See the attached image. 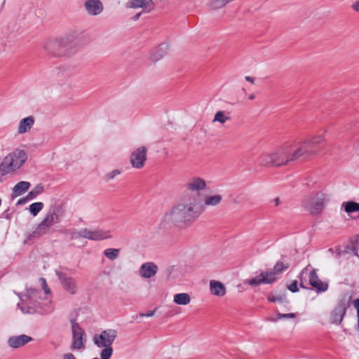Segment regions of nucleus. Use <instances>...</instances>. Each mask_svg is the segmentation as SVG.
<instances>
[{"label": "nucleus", "mask_w": 359, "mask_h": 359, "mask_svg": "<svg viewBox=\"0 0 359 359\" xmlns=\"http://www.w3.org/2000/svg\"><path fill=\"white\" fill-rule=\"evenodd\" d=\"M27 201H29V200L27 198V196H26L25 198L19 199L17 204H18V205L23 204V203H26Z\"/></svg>", "instance_id": "46"}, {"label": "nucleus", "mask_w": 359, "mask_h": 359, "mask_svg": "<svg viewBox=\"0 0 359 359\" xmlns=\"http://www.w3.org/2000/svg\"><path fill=\"white\" fill-rule=\"evenodd\" d=\"M72 349L83 350L85 348V332L81 326L74 320L72 321Z\"/></svg>", "instance_id": "11"}, {"label": "nucleus", "mask_w": 359, "mask_h": 359, "mask_svg": "<svg viewBox=\"0 0 359 359\" xmlns=\"http://www.w3.org/2000/svg\"><path fill=\"white\" fill-rule=\"evenodd\" d=\"M34 118L32 116L21 119L18 127V133L22 135L29 132L34 124Z\"/></svg>", "instance_id": "22"}, {"label": "nucleus", "mask_w": 359, "mask_h": 359, "mask_svg": "<svg viewBox=\"0 0 359 359\" xmlns=\"http://www.w3.org/2000/svg\"><path fill=\"white\" fill-rule=\"evenodd\" d=\"M43 191V187L41 184H37L32 191L28 193L27 195V198L28 200H33Z\"/></svg>", "instance_id": "34"}, {"label": "nucleus", "mask_w": 359, "mask_h": 359, "mask_svg": "<svg viewBox=\"0 0 359 359\" xmlns=\"http://www.w3.org/2000/svg\"><path fill=\"white\" fill-rule=\"evenodd\" d=\"M71 240H76L83 238V229L80 230L70 229L68 231Z\"/></svg>", "instance_id": "40"}, {"label": "nucleus", "mask_w": 359, "mask_h": 359, "mask_svg": "<svg viewBox=\"0 0 359 359\" xmlns=\"http://www.w3.org/2000/svg\"><path fill=\"white\" fill-rule=\"evenodd\" d=\"M86 13L91 16H96L102 13L103 4L100 0H86L83 4Z\"/></svg>", "instance_id": "18"}, {"label": "nucleus", "mask_w": 359, "mask_h": 359, "mask_svg": "<svg viewBox=\"0 0 359 359\" xmlns=\"http://www.w3.org/2000/svg\"><path fill=\"white\" fill-rule=\"evenodd\" d=\"M167 50L168 46L166 44L159 45L149 53L148 60L152 63L158 62L166 55Z\"/></svg>", "instance_id": "21"}, {"label": "nucleus", "mask_w": 359, "mask_h": 359, "mask_svg": "<svg viewBox=\"0 0 359 359\" xmlns=\"http://www.w3.org/2000/svg\"><path fill=\"white\" fill-rule=\"evenodd\" d=\"M154 313H155V310H153V311H147L146 313H140V316L141 317H151L154 315Z\"/></svg>", "instance_id": "44"}, {"label": "nucleus", "mask_w": 359, "mask_h": 359, "mask_svg": "<svg viewBox=\"0 0 359 359\" xmlns=\"http://www.w3.org/2000/svg\"><path fill=\"white\" fill-rule=\"evenodd\" d=\"M207 187L206 181L200 177H192L185 184V188L191 193H200Z\"/></svg>", "instance_id": "16"}, {"label": "nucleus", "mask_w": 359, "mask_h": 359, "mask_svg": "<svg viewBox=\"0 0 359 359\" xmlns=\"http://www.w3.org/2000/svg\"><path fill=\"white\" fill-rule=\"evenodd\" d=\"M222 201V196L219 194L206 196L204 198V206L215 207L219 205Z\"/></svg>", "instance_id": "26"}, {"label": "nucleus", "mask_w": 359, "mask_h": 359, "mask_svg": "<svg viewBox=\"0 0 359 359\" xmlns=\"http://www.w3.org/2000/svg\"><path fill=\"white\" fill-rule=\"evenodd\" d=\"M50 228V226L47 224L46 222L42 221L36 228V229L33 231L32 234H30L29 238H35L39 237L41 235L45 234L48 229Z\"/></svg>", "instance_id": "31"}, {"label": "nucleus", "mask_w": 359, "mask_h": 359, "mask_svg": "<svg viewBox=\"0 0 359 359\" xmlns=\"http://www.w3.org/2000/svg\"><path fill=\"white\" fill-rule=\"evenodd\" d=\"M27 158V155L24 150H14L6 156L0 164L1 174L5 175L18 169L25 163Z\"/></svg>", "instance_id": "4"}, {"label": "nucleus", "mask_w": 359, "mask_h": 359, "mask_svg": "<svg viewBox=\"0 0 359 359\" xmlns=\"http://www.w3.org/2000/svg\"><path fill=\"white\" fill-rule=\"evenodd\" d=\"M120 250L116 248H107L104 250V255L110 260H114L119 256Z\"/></svg>", "instance_id": "35"}, {"label": "nucleus", "mask_w": 359, "mask_h": 359, "mask_svg": "<svg viewBox=\"0 0 359 359\" xmlns=\"http://www.w3.org/2000/svg\"><path fill=\"white\" fill-rule=\"evenodd\" d=\"M342 207L344 208L345 212L348 213L359 212V203L348 201L344 203Z\"/></svg>", "instance_id": "33"}, {"label": "nucleus", "mask_w": 359, "mask_h": 359, "mask_svg": "<svg viewBox=\"0 0 359 359\" xmlns=\"http://www.w3.org/2000/svg\"><path fill=\"white\" fill-rule=\"evenodd\" d=\"M50 228V226L47 224L46 222L42 221L36 228V229L33 231L32 234H30L29 238H35L39 237L41 235L45 234L48 229Z\"/></svg>", "instance_id": "29"}, {"label": "nucleus", "mask_w": 359, "mask_h": 359, "mask_svg": "<svg viewBox=\"0 0 359 359\" xmlns=\"http://www.w3.org/2000/svg\"><path fill=\"white\" fill-rule=\"evenodd\" d=\"M348 306L345 300H341L330 313V322L336 325L340 324L346 314Z\"/></svg>", "instance_id": "14"}, {"label": "nucleus", "mask_w": 359, "mask_h": 359, "mask_svg": "<svg viewBox=\"0 0 359 359\" xmlns=\"http://www.w3.org/2000/svg\"><path fill=\"white\" fill-rule=\"evenodd\" d=\"M296 317V314L293 313H278L277 314V317H273L271 316L268 318V320L271 322H276L278 320L282 319V318H294Z\"/></svg>", "instance_id": "37"}, {"label": "nucleus", "mask_w": 359, "mask_h": 359, "mask_svg": "<svg viewBox=\"0 0 359 359\" xmlns=\"http://www.w3.org/2000/svg\"><path fill=\"white\" fill-rule=\"evenodd\" d=\"M290 147L291 144L285 142L270 153L263 154L259 158L262 165L281 166L292 162L290 159Z\"/></svg>", "instance_id": "2"}, {"label": "nucleus", "mask_w": 359, "mask_h": 359, "mask_svg": "<svg viewBox=\"0 0 359 359\" xmlns=\"http://www.w3.org/2000/svg\"><path fill=\"white\" fill-rule=\"evenodd\" d=\"M75 45L76 43L74 40L70 39V36H67L62 39H50L46 43L44 48L50 54L58 55L63 50L72 48Z\"/></svg>", "instance_id": "8"}, {"label": "nucleus", "mask_w": 359, "mask_h": 359, "mask_svg": "<svg viewBox=\"0 0 359 359\" xmlns=\"http://www.w3.org/2000/svg\"><path fill=\"white\" fill-rule=\"evenodd\" d=\"M245 79H246V81L251 82V83H254V80H255V79L251 76H246Z\"/></svg>", "instance_id": "48"}, {"label": "nucleus", "mask_w": 359, "mask_h": 359, "mask_svg": "<svg viewBox=\"0 0 359 359\" xmlns=\"http://www.w3.org/2000/svg\"><path fill=\"white\" fill-rule=\"evenodd\" d=\"M39 283L41 284V286L42 289L44 291V293L46 294H50V290L48 287V285L46 283V280L43 278H40L39 279Z\"/></svg>", "instance_id": "42"}, {"label": "nucleus", "mask_w": 359, "mask_h": 359, "mask_svg": "<svg viewBox=\"0 0 359 359\" xmlns=\"http://www.w3.org/2000/svg\"><path fill=\"white\" fill-rule=\"evenodd\" d=\"M40 292L33 289L28 288L24 294H18L20 302L18 304V306L23 313H34L37 312L41 307L42 304L46 305L50 302L48 298L45 299V302L41 303L40 300Z\"/></svg>", "instance_id": "3"}, {"label": "nucleus", "mask_w": 359, "mask_h": 359, "mask_svg": "<svg viewBox=\"0 0 359 359\" xmlns=\"http://www.w3.org/2000/svg\"><path fill=\"white\" fill-rule=\"evenodd\" d=\"M31 184L29 182L21 181L16 184L13 189L12 198H16L25 194L30 187Z\"/></svg>", "instance_id": "23"}, {"label": "nucleus", "mask_w": 359, "mask_h": 359, "mask_svg": "<svg viewBox=\"0 0 359 359\" xmlns=\"http://www.w3.org/2000/svg\"><path fill=\"white\" fill-rule=\"evenodd\" d=\"M103 348L100 352V359H110L113 354L112 346L102 347Z\"/></svg>", "instance_id": "38"}, {"label": "nucleus", "mask_w": 359, "mask_h": 359, "mask_svg": "<svg viewBox=\"0 0 359 359\" xmlns=\"http://www.w3.org/2000/svg\"><path fill=\"white\" fill-rule=\"evenodd\" d=\"M147 148L144 146H141L131 153L130 161L133 168L140 169L144 167L147 161Z\"/></svg>", "instance_id": "13"}, {"label": "nucleus", "mask_w": 359, "mask_h": 359, "mask_svg": "<svg viewBox=\"0 0 359 359\" xmlns=\"http://www.w3.org/2000/svg\"><path fill=\"white\" fill-rule=\"evenodd\" d=\"M230 119V112L224 111H218L215 113L212 122H217L221 124H224L226 121H229Z\"/></svg>", "instance_id": "28"}, {"label": "nucleus", "mask_w": 359, "mask_h": 359, "mask_svg": "<svg viewBox=\"0 0 359 359\" xmlns=\"http://www.w3.org/2000/svg\"><path fill=\"white\" fill-rule=\"evenodd\" d=\"M116 337L117 331L116 330H104L100 334H95L93 337V341L97 348L109 347L111 346Z\"/></svg>", "instance_id": "10"}, {"label": "nucleus", "mask_w": 359, "mask_h": 359, "mask_svg": "<svg viewBox=\"0 0 359 359\" xmlns=\"http://www.w3.org/2000/svg\"><path fill=\"white\" fill-rule=\"evenodd\" d=\"M141 15V13H139L137 14H136L134 17H133V20H137L139 19V18L140 17Z\"/></svg>", "instance_id": "50"}, {"label": "nucleus", "mask_w": 359, "mask_h": 359, "mask_svg": "<svg viewBox=\"0 0 359 359\" xmlns=\"http://www.w3.org/2000/svg\"><path fill=\"white\" fill-rule=\"evenodd\" d=\"M287 144H291L290 147V159L292 161H297L300 158H306L313 154V151L309 147V143L305 139L301 140H292L287 142Z\"/></svg>", "instance_id": "6"}, {"label": "nucleus", "mask_w": 359, "mask_h": 359, "mask_svg": "<svg viewBox=\"0 0 359 359\" xmlns=\"http://www.w3.org/2000/svg\"><path fill=\"white\" fill-rule=\"evenodd\" d=\"M42 221L46 222L50 226H52L53 224L60 222V215L56 212L55 208H51L47 212L45 218Z\"/></svg>", "instance_id": "25"}, {"label": "nucleus", "mask_w": 359, "mask_h": 359, "mask_svg": "<svg viewBox=\"0 0 359 359\" xmlns=\"http://www.w3.org/2000/svg\"><path fill=\"white\" fill-rule=\"evenodd\" d=\"M55 272L63 289L71 294H76L79 290L76 281L59 270H55Z\"/></svg>", "instance_id": "12"}, {"label": "nucleus", "mask_w": 359, "mask_h": 359, "mask_svg": "<svg viewBox=\"0 0 359 359\" xmlns=\"http://www.w3.org/2000/svg\"><path fill=\"white\" fill-rule=\"evenodd\" d=\"M191 302V297L188 293H177L173 296V302L177 305H188Z\"/></svg>", "instance_id": "27"}, {"label": "nucleus", "mask_w": 359, "mask_h": 359, "mask_svg": "<svg viewBox=\"0 0 359 359\" xmlns=\"http://www.w3.org/2000/svg\"><path fill=\"white\" fill-rule=\"evenodd\" d=\"M353 8L356 11L359 12V1H356L353 4Z\"/></svg>", "instance_id": "47"}, {"label": "nucleus", "mask_w": 359, "mask_h": 359, "mask_svg": "<svg viewBox=\"0 0 359 359\" xmlns=\"http://www.w3.org/2000/svg\"><path fill=\"white\" fill-rule=\"evenodd\" d=\"M50 228V226L47 224L46 222L42 221L36 228V229L33 231L32 234H30L29 238H35L39 237L41 235L45 234L48 229Z\"/></svg>", "instance_id": "30"}, {"label": "nucleus", "mask_w": 359, "mask_h": 359, "mask_svg": "<svg viewBox=\"0 0 359 359\" xmlns=\"http://www.w3.org/2000/svg\"><path fill=\"white\" fill-rule=\"evenodd\" d=\"M287 268V264H285L283 262H278L273 266V271H262L257 276L246 280L245 283L253 287L258 286L261 284H271L276 281V275L281 273Z\"/></svg>", "instance_id": "5"}, {"label": "nucleus", "mask_w": 359, "mask_h": 359, "mask_svg": "<svg viewBox=\"0 0 359 359\" xmlns=\"http://www.w3.org/2000/svg\"><path fill=\"white\" fill-rule=\"evenodd\" d=\"M195 202L181 199L170 209L167 210L159 222V228L168 229L172 225L191 223L195 219L194 216Z\"/></svg>", "instance_id": "1"}, {"label": "nucleus", "mask_w": 359, "mask_h": 359, "mask_svg": "<svg viewBox=\"0 0 359 359\" xmlns=\"http://www.w3.org/2000/svg\"><path fill=\"white\" fill-rule=\"evenodd\" d=\"M287 288L292 292H297L298 291L297 281V280L293 281L290 285H288Z\"/></svg>", "instance_id": "43"}, {"label": "nucleus", "mask_w": 359, "mask_h": 359, "mask_svg": "<svg viewBox=\"0 0 359 359\" xmlns=\"http://www.w3.org/2000/svg\"><path fill=\"white\" fill-rule=\"evenodd\" d=\"M126 6L130 8H142L144 12L149 13L154 7L152 0H130L126 4Z\"/></svg>", "instance_id": "20"}, {"label": "nucleus", "mask_w": 359, "mask_h": 359, "mask_svg": "<svg viewBox=\"0 0 359 359\" xmlns=\"http://www.w3.org/2000/svg\"><path fill=\"white\" fill-rule=\"evenodd\" d=\"M63 359H76L72 353H67L63 356Z\"/></svg>", "instance_id": "45"}, {"label": "nucleus", "mask_w": 359, "mask_h": 359, "mask_svg": "<svg viewBox=\"0 0 359 359\" xmlns=\"http://www.w3.org/2000/svg\"><path fill=\"white\" fill-rule=\"evenodd\" d=\"M273 202H274V204H275V205H276V206L279 205H280V199H279L278 198H276L274 199V201H273Z\"/></svg>", "instance_id": "49"}, {"label": "nucleus", "mask_w": 359, "mask_h": 359, "mask_svg": "<svg viewBox=\"0 0 359 359\" xmlns=\"http://www.w3.org/2000/svg\"><path fill=\"white\" fill-rule=\"evenodd\" d=\"M43 203L41 202H36L32 203L29 205V212L33 216L37 215V214L43 209Z\"/></svg>", "instance_id": "36"}, {"label": "nucleus", "mask_w": 359, "mask_h": 359, "mask_svg": "<svg viewBox=\"0 0 359 359\" xmlns=\"http://www.w3.org/2000/svg\"><path fill=\"white\" fill-rule=\"evenodd\" d=\"M33 340L32 337L22 334L11 336L7 339L8 346L13 349L20 348Z\"/></svg>", "instance_id": "17"}, {"label": "nucleus", "mask_w": 359, "mask_h": 359, "mask_svg": "<svg viewBox=\"0 0 359 359\" xmlns=\"http://www.w3.org/2000/svg\"><path fill=\"white\" fill-rule=\"evenodd\" d=\"M300 286L304 288V280L309 278V284L315 288L318 292L327 291L328 285L319 279L316 270L311 269L309 266L305 267L299 274Z\"/></svg>", "instance_id": "7"}, {"label": "nucleus", "mask_w": 359, "mask_h": 359, "mask_svg": "<svg viewBox=\"0 0 359 359\" xmlns=\"http://www.w3.org/2000/svg\"><path fill=\"white\" fill-rule=\"evenodd\" d=\"M285 299V295H270L268 297V300L271 302H283Z\"/></svg>", "instance_id": "41"}, {"label": "nucleus", "mask_w": 359, "mask_h": 359, "mask_svg": "<svg viewBox=\"0 0 359 359\" xmlns=\"http://www.w3.org/2000/svg\"><path fill=\"white\" fill-rule=\"evenodd\" d=\"M210 289L211 293L217 297H222L226 294L225 286L217 280H210Z\"/></svg>", "instance_id": "24"}, {"label": "nucleus", "mask_w": 359, "mask_h": 359, "mask_svg": "<svg viewBox=\"0 0 359 359\" xmlns=\"http://www.w3.org/2000/svg\"><path fill=\"white\" fill-rule=\"evenodd\" d=\"M307 142L309 143V147L311 148L318 145L319 144L325 141V135L323 134L321 135H316L312 136L310 138L305 139Z\"/></svg>", "instance_id": "32"}, {"label": "nucleus", "mask_w": 359, "mask_h": 359, "mask_svg": "<svg viewBox=\"0 0 359 359\" xmlns=\"http://www.w3.org/2000/svg\"><path fill=\"white\" fill-rule=\"evenodd\" d=\"M111 238L109 231L99 229H90L88 228L83 229V238L90 241H102Z\"/></svg>", "instance_id": "15"}, {"label": "nucleus", "mask_w": 359, "mask_h": 359, "mask_svg": "<svg viewBox=\"0 0 359 359\" xmlns=\"http://www.w3.org/2000/svg\"><path fill=\"white\" fill-rule=\"evenodd\" d=\"M326 196L323 193H318L315 196H309L302 202L303 208L313 215L319 213L324 208Z\"/></svg>", "instance_id": "9"}, {"label": "nucleus", "mask_w": 359, "mask_h": 359, "mask_svg": "<svg viewBox=\"0 0 359 359\" xmlns=\"http://www.w3.org/2000/svg\"><path fill=\"white\" fill-rule=\"evenodd\" d=\"M248 98H249V100H254L255 99V95L254 94L250 95Z\"/></svg>", "instance_id": "51"}, {"label": "nucleus", "mask_w": 359, "mask_h": 359, "mask_svg": "<svg viewBox=\"0 0 359 359\" xmlns=\"http://www.w3.org/2000/svg\"><path fill=\"white\" fill-rule=\"evenodd\" d=\"M121 172L120 170L114 169L109 172H107L104 177V179L106 182H110L112 180H114L115 177L121 175Z\"/></svg>", "instance_id": "39"}, {"label": "nucleus", "mask_w": 359, "mask_h": 359, "mask_svg": "<svg viewBox=\"0 0 359 359\" xmlns=\"http://www.w3.org/2000/svg\"><path fill=\"white\" fill-rule=\"evenodd\" d=\"M158 269V266L155 263L152 262H145L140 266L139 274L142 278H151L156 275Z\"/></svg>", "instance_id": "19"}]
</instances>
